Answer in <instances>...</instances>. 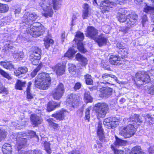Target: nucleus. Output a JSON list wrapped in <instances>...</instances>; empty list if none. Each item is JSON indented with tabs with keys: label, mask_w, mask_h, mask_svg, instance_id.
I'll list each match as a JSON object with an SVG mask.
<instances>
[{
	"label": "nucleus",
	"mask_w": 154,
	"mask_h": 154,
	"mask_svg": "<svg viewBox=\"0 0 154 154\" xmlns=\"http://www.w3.org/2000/svg\"><path fill=\"white\" fill-rule=\"evenodd\" d=\"M111 148L114 151V154H124V152L123 151L116 149L113 145H111Z\"/></svg>",
	"instance_id": "de8ad7c7"
},
{
	"label": "nucleus",
	"mask_w": 154,
	"mask_h": 154,
	"mask_svg": "<svg viewBox=\"0 0 154 154\" xmlns=\"http://www.w3.org/2000/svg\"><path fill=\"white\" fill-rule=\"evenodd\" d=\"M6 136L5 130L0 129V142L3 141L5 138Z\"/></svg>",
	"instance_id": "a19ab883"
},
{
	"label": "nucleus",
	"mask_w": 154,
	"mask_h": 154,
	"mask_svg": "<svg viewBox=\"0 0 154 154\" xmlns=\"http://www.w3.org/2000/svg\"><path fill=\"white\" fill-rule=\"evenodd\" d=\"M60 106L59 103H57L54 101H50L47 106V110L50 112L54 110L56 108L59 107Z\"/></svg>",
	"instance_id": "5701e85b"
},
{
	"label": "nucleus",
	"mask_w": 154,
	"mask_h": 154,
	"mask_svg": "<svg viewBox=\"0 0 154 154\" xmlns=\"http://www.w3.org/2000/svg\"><path fill=\"white\" fill-rule=\"evenodd\" d=\"M10 20L9 19V18H8V17H5L3 20V21L2 22H4L5 23H9L10 22Z\"/></svg>",
	"instance_id": "680f3d73"
},
{
	"label": "nucleus",
	"mask_w": 154,
	"mask_h": 154,
	"mask_svg": "<svg viewBox=\"0 0 154 154\" xmlns=\"http://www.w3.org/2000/svg\"><path fill=\"white\" fill-rule=\"evenodd\" d=\"M135 131L134 125L131 124H129L126 126L120 128L119 134L125 138H127L133 136Z\"/></svg>",
	"instance_id": "423d86ee"
},
{
	"label": "nucleus",
	"mask_w": 154,
	"mask_h": 154,
	"mask_svg": "<svg viewBox=\"0 0 154 154\" xmlns=\"http://www.w3.org/2000/svg\"><path fill=\"white\" fill-rule=\"evenodd\" d=\"M32 54H31V58L32 59L33 57H38V58H41V50L38 47H34L32 48Z\"/></svg>",
	"instance_id": "412c9836"
},
{
	"label": "nucleus",
	"mask_w": 154,
	"mask_h": 154,
	"mask_svg": "<svg viewBox=\"0 0 154 154\" xmlns=\"http://www.w3.org/2000/svg\"><path fill=\"white\" fill-rule=\"evenodd\" d=\"M38 16L35 12H26L22 18L23 23L27 26H31L29 33L34 37H36L42 35L45 32V28L39 22L34 23L38 17Z\"/></svg>",
	"instance_id": "f257e3e1"
},
{
	"label": "nucleus",
	"mask_w": 154,
	"mask_h": 154,
	"mask_svg": "<svg viewBox=\"0 0 154 154\" xmlns=\"http://www.w3.org/2000/svg\"><path fill=\"white\" fill-rule=\"evenodd\" d=\"M149 93L154 95V85L151 86L148 90Z\"/></svg>",
	"instance_id": "13d9d810"
},
{
	"label": "nucleus",
	"mask_w": 154,
	"mask_h": 154,
	"mask_svg": "<svg viewBox=\"0 0 154 154\" xmlns=\"http://www.w3.org/2000/svg\"><path fill=\"white\" fill-rule=\"evenodd\" d=\"M13 47V44L12 42L9 43L8 42L5 45V49L8 51L11 50Z\"/></svg>",
	"instance_id": "3c124183"
},
{
	"label": "nucleus",
	"mask_w": 154,
	"mask_h": 154,
	"mask_svg": "<svg viewBox=\"0 0 154 154\" xmlns=\"http://www.w3.org/2000/svg\"><path fill=\"white\" fill-rule=\"evenodd\" d=\"M11 51V52L13 54V55L15 54L16 53H17V49H16L15 48L13 47L12 49L11 50H10Z\"/></svg>",
	"instance_id": "0e129e2a"
},
{
	"label": "nucleus",
	"mask_w": 154,
	"mask_h": 154,
	"mask_svg": "<svg viewBox=\"0 0 154 154\" xmlns=\"http://www.w3.org/2000/svg\"><path fill=\"white\" fill-rule=\"evenodd\" d=\"M138 18L137 15L135 13L129 14L126 19V26L130 29L136 22Z\"/></svg>",
	"instance_id": "9d476101"
},
{
	"label": "nucleus",
	"mask_w": 154,
	"mask_h": 154,
	"mask_svg": "<svg viewBox=\"0 0 154 154\" xmlns=\"http://www.w3.org/2000/svg\"><path fill=\"white\" fill-rule=\"evenodd\" d=\"M75 59L78 61L82 63V65L83 66H85L87 64L88 60L87 58L83 57L79 53H78L76 55Z\"/></svg>",
	"instance_id": "bb28decb"
},
{
	"label": "nucleus",
	"mask_w": 154,
	"mask_h": 154,
	"mask_svg": "<svg viewBox=\"0 0 154 154\" xmlns=\"http://www.w3.org/2000/svg\"><path fill=\"white\" fill-rule=\"evenodd\" d=\"M111 122V117L105 119L103 122V123L104 125H107V123H110Z\"/></svg>",
	"instance_id": "bf43d9fd"
},
{
	"label": "nucleus",
	"mask_w": 154,
	"mask_h": 154,
	"mask_svg": "<svg viewBox=\"0 0 154 154\" xmlns=\"http://www.w3.org/2000/svg\"><path fill=\"white\" fill-rule=\"evenodd\" d=\"M120 56L116 55H111L110 56L109 60L110 63L112 65H119L122 64L120 58Z\"/></svg>",
	"instance_id": "6ab92c4d"
},
{
	"label": "nucleus",
	"mask_w": 154,
	"mask_h": 154,
	"mask_svg": "<svg viewBox=\"0 0 154 154\" xmlns=\"http://www.w3.org/2000/svg\"><path fill=\"white\" fill-rule=\"evenodd\" d=\"M149 154H154V148L153 147H150L148 149Z\"/></svg>",
	"instance_id": "e2e57ef3"
},
{
	"label": "nucleus",
	"mask_w": 154,
	"mask_h": 154,
	"mask_svg": "<svg viewBox=\"0 0 154 154\" xmlns=\"http://www.w3.org/2000/svg\"><path fill=\"white\" fill-rule=\"evenodd\" d=\"M116 81L117 80V78L115 75L106 73L103 74L102 76L101 82L104 84H110L112 80Z\"/></svg>",
	"instance_id": "f8f14e48"
},
{
	"label": "nucleus",
	"mask_w": 154,
	"mask_h": 154,
	"mask_svg": "<svg viewBox=\"0 0 154 154\" xmlns=\"http://www.w3.org/2000/svg\"><path fill=\"white\" fill-rule=\"evenodd\" d=\"M116 141L114 143V145L116 147H119L120 146H124L126 144V141L119 138L117 136H115Z\"/></svg>",
	"instance_id": "a878e982"
},
{
	"label": "nucleus",
	"mask_w": 154,
	"mask_h": 154,
	"mask_svg": "<svg viewBox=\"0 0 154 154\" xmlns=\"http://www.w3.org/2000/svg\"><path fill=\"white\" fill-rule=\"evenodd\" d=\"M152 11H154V7L146 6L144 9V12L146 13H149Z\"/></svg>",
	"instance_id": "8fccbe9b"
},
{
	"label": "nucleus",
	"mask_w": 154,
	"mask_h": 154,
	"mask_svg": "<svg viewBox=\"0 0 154 154\" xmlns=\"http://www.w3.org/2000/svg\"><path fill=\"white\" fill-rule=\"evenodd\" d=\"M65 66L60 63H58L53 67L52 69L58 75H62L65 72Z\"/></svg>",
	"instance_id": "dca6fc26"
},
{
	"label": "nucleus",
	"mask_w": 154,
	"mask_h": 154,
	"mask_svg": "<svg viewBox=\"0 0 154 154\" xmlns=\"http://www.w3.org/2000/svg\"><path fill=\"white\" fill-rule=\"evenodd\" d=\"M44 144L45 150L47 152L48 154H51V150L50 148V144L47 142H45Z\"/></svg>",
	"instance_id": "58836bf2"
},
{
	"label": "nucleus",
	"mask_w": 154,
	"mask_h": 154,
	"mask_svg": "<svg viewBox=\"0 0 154 154\" xmlns=\"http://www.w3.org/2000/svg\"><path fill=\"white\" fill-rule=\"evenodd\" d=\"M111 122H114V123L118 122L120 120V118L119 116L111 117Z\"/></svg>",
	"instance_id": "603ef678"
},
{
	"label": "nucleus",
	"mask_w": 154,
	"mask_h": 154,
	"mask_svg": "<svg viewBox=\"0 0 154 154\" xmlns=\"http://www.w3.org/2000/svg\"><path fill=\"white\" fill-rule=\"evenodd\" d=\"M79 100V96L77 95L71 94L69 95L67 99V104H69L70 106L74 107L73 104H75Z\"/></svg>",
	"instance_id": "2eb2a0df"
},
{
	"label": "nucleus",
	"mask_w": 154,
	"mask_h": 154,
	"mask_svg": "<svg viewBox=\"0 0 154 154\" xmlns=\"http://www.w3.org/2000/svg\"><path fill=\"white\" fill-rule=\"evenodd\" d=\"M129 29L130 28L127 27V26H126V27L121 28L119 31L124 33H126L128 32Z\"/></svg>",
	"instance_id": "5fc2aeb1"
},
{
	"label": "nucleus",
	"mask_w": 154,
	"mask_h": 154,
	"mask_svg": "<svg viewBox=\"0 0 154 154\" xmlns=\"http://www.w3.org/2000/svg\"><path fill=\"white\" fill-rule=\"evenodd\" d=\"M118 125V123H116L114 122H110L107 124V125H104L106 128L109 129L113 128L117 126Z\"/></svg>",
	"instance_id": "a18cd8bd"
},
{
	"label": "nucleus",
	"mask_w": 154,
	"mask_h": 154,
	"mask_svg": "<svg viewBox=\"0 0 154 154\" xmlns=\"http://www.w3.org/2000/svg\"><path fill=\"white\" fill-rule=\"evenodd\" d=\"M98 135H99V136L100 140L101 141H103V140L104 138V136L103 134V133H102V134H98Z\"/></svg>",
	"instance_id": "774afa93"
},
{
	"label": "nucleus",
	"mask_w": 154,
	"mask_h": 154,
	"mask_svg": "<svg viewBox=\"0 0 154 154\" xmlns=\"http://www.w3.org/2000/svg\"><path fill=\"white\" fill-rule=\"evenodd\" d=\"M131 154H144L140 146H137L133 147L131 149Z\"/></svg>",
	"instance_id": "c756f323"
},
{
	"label": "nucleus",
	"mask_w": 154,
	"mask_h": 154,
	"mask_svg": "<svg viewBox=\"0 0 154 154\" xmlns=\"http://www.w3.org/2000/svg\"><path fill=\"white\" fill-rule=\"evenodd\" d=\"M89 5L86 3H84L83 5V10L82 11V17L83 19H85L88 17L89 15Z\"/></svg>",
	"instance_id": "4be33fe9"
},
{
	"label": "nucleus",
	"mask_w": 154,
	"mask_h": 154,
	"mask_svg": "<svg viewBox=\"0 0 154 154\" xmlns=\"http://www.w3.org/2000/svg\"><path fill=\"white\" fill-rule=\"evenodd\" d=\"M64 113L63 111L57 112L56 113L53 114L52 116L57 119L60 120H63L64 117Z\"/></svg>",
	"instance_id": "c85d7f7f"
},
{
	"label": "nucleus",
	"mask_w": 154,
	"mask_h": 154,
	"mask_svg": "<svg viewBox=\"0 0 154 154\" xmlns=\"http://www.w3.org/2000/svg\"><path fill=\"white\" fill-rule=\"evenodd\" d=\"M64 91L63 84L61 83H60L52 91V95L53 97L55 99L59 100L63 95Z\"/></svg>",
	"instance_id": "1a4fd4ad"
},
{
	"label": "nucleus",
	"mask_w": 154,
	"mask_h": 154,
	"mask_svg": "<svg viewBox=\"0 0 154 154\" xmlns=\"http://www.w3.org/2000/svg\"><path fill=\"white\" fill-rule=\"evenodd\" d=\"M37 71L35 69L34 71L31 73V76L32 77H34L36 75Z\"/></svg>",
	"instance_id": "69168bd1"
},
{
	"label": "nucleus",
	"mask_w": 154,
	"mask_h": 154,
	"mask_svg": "<svg viewBox=\"0 0 154 154\" xmlns=\"http://www.w3.org/2000/svg\"><path fill=\"white\" fill-rule=\"evenodd\" d=\"M90 93L88 91H85L84 94V99L86 103L91 102L93 98L90 95Z\"/></svg>",
	"instance_id": "72a5a7b5"
},
{
	"label": "nucleus",
	"mask_w": 154,
	"mask_h": 154,
	"mask_svg": "<svg viewBox=\"0 0 154 154\" xmlns=\"http://www.w3.org/2000/svg\"><path fill=\"white\" fill-rule=\"evenodd\" d=\"M94 109L97 116L100 118L104 117L109 109L108 105L104 103L96 104Z\"/></svg>",
	"instance_id": "0eeeda50"
},
{
	"label": "nucleus",
	"mask_w": 154,
	"mask_h": 154,
	"mask_svg": "<svg viewBox=\"0 0 154 154\" xmlns=\"http://www.w3.org/2000/svg\"><path fill=\"white\" fill-rule=\"evenodd\" d=\"M39 1V6L45 11L43 14V15L46 17H51L53 13L52 9V5L51 2L49 0H40Z\"/></svg>",
	"instance_id": "39448f33"
},
{
	"label": "nucleus",
	"mask_w": 154,
	"mask_h": 154,
	"mask_svg": "<svg viewBox=\"0 0 154 154\" xmlns=\"http://www.w3.org/2000/svg\"><path fill=\"white\" fill-rule=\"evenodd\" d=\"M112 89L109 87L101 88L100 90L99 96L102 98H107L112 95Z\"/></svg>",
	"instance_id": "ddd939ff"
},
{
	"label": "nucleus",
	"mask_w": 154,
	"mask_h": 154,
	"mask_svg": "<svg viewBox=\"0 0 154 154\" xmlns=\"http://www.w3.org/2000/svg\"><path fill=\"white\" fill-rule=\"evenodd\" d=\"M119 54H120L121 57L123 59L127 57L128 54V49L125 48L122 50H121L118 52Z\"/></svg>",
	"instance_id": "4c0bfd02"
},
{
	"label": "nucleus",
	"mask_w": 154,
	"mask_h": 154,
	"mask_svg": "<svg viewBox=\"0 0 154 154\" xmlns=\"http://www.w3.org/2000/svg\"><path fill=\"white\" fill-rule=\"evenodd\" d=\"M142 23L143 26H144V24L146 21L147 20V18L146 16V15H143L142 17Z\"/></svg>",
	"instance_id": "6e6d98bb"
},
{
	"label": "nucleus",
	"mask_w": 154,
	"mask_h": 154,
	"mask_svg": "<svg viewBox=\"0 0 154 154\" xmlns=\"http://www.w3.org/2000/svg\"><path fill=\"white\" fill-rule=\"evenodd\" d=\"M90 107H88L86 109L85 112V119L86 120H87L88 122H89L90 118Z\"/></svg>",
	"instance_id": "09e8293b"
},
{
	"label": "nucleus",
	"mask_w": 154,
	"mask_h": 154,
	"mask_svg": "<svg viewBox=\"0 0 154 154\" xmlns=\"http://www.w3.org/2000/svg\"><path fill=\"white\" fill-rule=\"evenodd\" d=\"M68 65L69 66V71L70 73H72L73 72H75L76 68L75 65L71 63H69Z\"/></svg>",
	"instance_id": "37998d69"
},
{
	"label": "nucleus",
	"mask_w": 154,
	"mask_h": 154,
	"mask_svg": "<svg viewBox=\"0 0 154 154\" xmlns=\"http://www.w3.org/2000/svg\"><path fill=\"white\" fill-rule=\"evenodd\" d=\"M26 83L25 81H22L21 80H18L15 84V88L17 89L22 90V88L25 87Z\"/></svg>",
	"instance_id": "7c9ffc66"
},
{
	"label": "nucleus",
	"mask_w": 154,
	"mask_h": 154,
	"mask_svg": "<svg viewBox=\"0 0 154 154\" xmlns=\"http://www.w3.org/2000/svg\"><path fill=\"white\" fill-rule=\"evenodd\" d=\"M20 154H42L41 151L38 150L34 151L30 150L26 152H23V150L18 151Z\"/></svg>",
	"instance_id": "473e14b6"
},
{
	"label": "nucleus",
	"mask_w": 154,
	"mask_h": 154,
	"mask_svg": "<svg viewBox=\"0 0 154 154\" xmlns=\"http://www.w3.org/2000/svg\"><path fill=\"white\" fill-rule=\"evenodd\" d=\"M81 84L80 83L77 82L75 84L74 87V89L76 91L78 89H79L81 87Z\"/></svg>",
	"instance_id": "4d7b16f0"
},
{
	"label": "nucleus",
	"mask_w": 154,
	"mask_h": 154,
	"mask_svg": "<svg viewBox=\"0 0 154 154\" xmlns=\"http://www.w3.org/2000/svg\"><path fill=\"white\" fill-rule=\"evenodd\" d=\"M85 79L86 84L88 85H92L93 81L91 79V76L88 74H87L85 76Z\"/></svg>",
	"instance_id": "c9c22d12"
},
{
	"label": "nucleus",
	"mask_w": 154,
	"mask_h": 154,
	"mask_svg": "<svg viewBox=\"0 0 154 154\" xmlns=\"http://www.w3.org/2000/svg\"><path fill=\"white\" fill-rule=\"evenodd\" d=\"M84 36L83 33L79 31L76 32L74 40L77 42V48L81 52L85 53L87 50L83 46L82 41L84 39Z\"/></svg>",
	"instance_id": "6e6552de"
},
{
	"label": "nucleus",
	"mask_w": 154,
	"mask_h": 154,
	"mask_svg": "<svg viewBox=\"0 0 154 154\" xmlns=\"http://www.w3.org/2000/svg\"><path fill=\"white\" fill-rule=\"evenodd\" d=\"M51 79L49 74L45 73L39 74L35 81V87L43 90L48 89L51 84Z\"/></svg>",
	"instance_id": "f03ea898"
},
{
	"label": "nucleus",
	"mask_w": 154,
	"mask_h": 154,
	"mask_svg": "<svg viewBox=\"0 0 154 154\" xmlns=\"http://www.w3.org/2000/svg\"><path fill=\"white\" fill-rule=\"evenodd\" d=\"M28 71V69L26 67H22L19 68L17 70L14 72V73L16 76H18L19 78V76L21 74L26 73Z\"/></svg>",
	"instance_id": "393cba45"
},
{
	"label": "nucleus",
	"mask_w": 154,
	"mask_h": 154,
	"mask_svg": "<svg viewBox=\"0 0 154 154\" xmlns=\"http://www.w3.org/2000/svg\"><path fill=\"white\" fill-rule=\"evenodd\" d=\"M0 65L7 69L12 70L14 69V66L11 61H2L0 62Z\"/></svg>",
	"instance_id": "b1692460"
},
{
	"label": "nucleus",
	"mask_w": 154,
	"mask_h": 154,
	"mask_svg": "<svg viewBox=\"0 0 154 154\" xmlns=\"http://www.w3.org/2000/svg\"><path fill=\"white\" fill-rule=\"evenodd\" d=\"M2 150L4 154H11L12 151L11 145L7 143H5L2 146Z\"/></svg>",
	"instance_id": "aec40b11"
},
{
	"label": "nucleus",
	"mask_w": 154,
	"mask_h": 154,
	"mask_svg": "<svg viewBox=\"0 0 154 154\" xmlns=\"http://www.w3.org/2000/svg\"><path fill=\"white\" fill-rule=\"evenodd\" d=\"M116 5L115 3L112 1L110 2L109 0L102 1L100 4V8L103 12H108L110 8Z\"/></svg>",
	"instance_id": "9b49d317"
},
{
	"label": "nucleus",
	"mask_w": 154,
	"mask_h": 154,
	"mask_svg": "<svg viewBox=\"0 0 154 154\" xmlns=\"http://www.w3.org/2000/svg\"><path fill=\"white\" fill-rule=\"evenodd\" d=\"M117 18L118 21L122 23H123L125 21L126 19L127 18L125 14H124L123 12L121 13L120 12L118 13Z\"/></svg>",
	"instance_id": "2f4dec72"
},
{
	"label": "nucleus",
	"mask_w": 154,
	"mask_h": 154,
	"mask_svg": "<svg viewBox=\"0 0 154 154\" xmlns=\"http://www.w3.org/2000/svg\"><path fill=\"white\" fill-rule=\"evenodd\" d=\"M36 136L38 138V136L36 135L35 133L32 131H29L26 133H22L20 132L17 134L16 138V145L18 151L19 150L25 147L26 145V138L25 137H27L28 138H32L34 136Z\"/></svg>",
	"instance_id": "7ed1b4c3"
},
{
	"label": "nucleus",
	"mask_w": 154,
	"mask_h": 154,
	"mask_svg": "<svg viewBox=\"0 0 154 154\" xmlns=\"http://www.w3.org/2000/svg\"><path fill=\"white\" fill-rule=\"evenodd\" d=\"M98 33V31L94 27L88 26L87 27L85 35L87 37L90 38L93 40L97 37Z\"/></svg>",
	"instance_id": "4468645a"
},
{
	"label": "nucleus",
	"mask_w": 154,
	"mask_h": 154,
	"mask_svg": "<svg viewBox=\"0 0 154 154\" xmlns=\"http://www.w3.org/2000/svg\"><path fill=\"white\" fill-rule=\"evenodd\" d=\"M0 74L3 77L7 79L8 80H11L12 78L7 73L1 69H0Z\"/></svg>",
	"instance_id": "ea45409f"
},
{
	"label": "nucleus",
	"mask_w": 154,
	"mask_h": 154,
	"mask_svg": "<svg viewBox=\"0 0 154 154\" xmlns=\"http://www.w3.org/2000/svg\"><path fill=\"white\" fill-rule=\"evenodd\" d=\"M53 3L51 2V0L49 1L51 2V5H52V8H53L54 9L57 10L60 8L61 5V2L62 0H52ZM53 10V9H52Z\"/></svg>",
	"instance_id": "cd10ccee"
},
{
	"label": "nucleus",
	"mask_w": 154,
	"mask_h": 154,
	"mask_svg": "<svg viewBox=\"0 0 154 154\" xmlns=\"http://www.w3.org/2000/svg\"><path fill=\"white\" fill-rule=\"evenodd\" d=\"M116 46L117 47L119 48L120 50L125 48V47L123 46L122 44L120 43H118L117 44Z\"/></svg>",
	"instance_id": "052dcab7"
},
{
	"label": "nucleus",
	"mask_w": 154,
	"mask_h": 154,
	"mask_svg": "<svg viewBox=\"0 0 154 154\" xmlns=\"http://www.w3.org/2000/svg\"><path fill=\"white\" fill-rule=\"evenodd\" d=\"M103 133V131L102 128H97V134H100Z\"/></svg>",
	"instance_id": "338daca9"
},
{
	"label": "nucleus",
	"mask_w": 154,
	"mask_h": 154,
	"mask_svg": "<svg viewBox=\"0 0 154 154\" xmlns=\"http://www.w3.org/2000/svg\"><path fill=\"white\" fill-rule=\"evenodd\" d=\"M14 58L16 59H18L20 58L23 57H24V54L23 51H20V52L16 53L15 54L13 55Z\"/></svg>",
	"instance_id": "79ce46f5"
},
{
	"label": "nucleus",
	"mask_w": 154,
	"mask_h": 154,
	"mask_svg": "<svg viewBox=\"0 0 154 154\" xmlns=\"http://www.w3.org/2000/svg\"><path fill=\"white\" fill-rule=\"evenodd\" d=\"M30 119L32 124L35 127L41 124L42 122V119L35 115H32L31 116Z\"/></svg>",
	"instance_id": "a211bd4d"
},
{
	"label": "nucleus",
	"mask_w": 154,
	"mask_h": 154,
	"mask_svg": "<svg viewBox=\"0 0 154 154\" xmlns=\"http://www.w3.org/2000/svg\"><path fill=\"white\" fill-rule=\"evenodd\" d=\"M76 52L73 48H70L67 52L65 54L64 56L68 57H72Z\"/></svg>",
	"instance_id": "f704fd0d"
},
{
	"label": "nucleus",
	"mask_w": 154,
	"mask_h": 154,
	"mask_svg": "<svg viewBox=\"0 0 154 154\" xmlns=\"http://www.w3.org/2000/svg\"><path fill=\"white\" fill-rule=\"evenodd\" d=\"M98 44L100 47L106 45L107 42V39L105 37L104 34H101L96 37L94 40Z\"/></svg>",
	"instance_id": "f3484780"
},
{
	"label": "nucleus",
	"mask_w": 154,
	"mask_h": 154,
	"mask_svg": "<svg viewBox=\"0 0 154 154\" xmlns=\"http://www.w3.org/2000/svg\"><path fill=\"white\" fill-rule=\"evenodd\" d=\"M8 9L9 7L7 5L0 3V13L7 12Z\"/></svg>",
	"instance_id": "e433bc0d"
},
{
	"label": "nucleus",
	"mask_w": 154,
	"mask_h": 154,
	"mask_svg": "<svg viewBox=\"0 0 154 154\" xmlns=\"http://www.w3.org/2000/svg\"><path fill=\"white\" fill-rule=\"evenodd\" d=\"M41 58H38V57H33L32 59L31 58V56H30V60L32 62V64L36 65L38 64L39 60Z\"/></svg>",
	"instance_id": "c03bdc74"
},
{
	"label": "nucleus",
	"mask_w": 154,
	"mask_h": 154,
	"mask_svg": "<svg viewBox=\"0 0 154 154\" xmlns=\"http://www.w3.org/2000/svg\"><path fill=\"white\" fill-rule=\"evenodd\" d=\"M47 121L50 125L54 127V128L58 127V124L55 123L54 122V120L53 119L51 118L48 119L47 120Z\"/></svg>",
	"instance_id": "49530a36"
},
{
	"label": "nucleus",
	"mask_w": 154,
	"mask_h": 154,
	"mask_svg": "<svg viewBox=\"0 0 154 154\" xmlns=\"http://www.w3.org/2000/svg\"><path fill=\"white\" fill-rule=\"evenodd\" d=\"M134 80L136 84L139 86L149 83L150 81V79L146 72L140 71L135 74Z\"/></svg>",
	"instance_id": "20e7f679"
},
{
	"label": "nucleus",
	"mask_w": 154,
	"mask_h": 154,
	"mask_svg": "<svg viewBox=\"0 0 154 154\" xmlns=\"http://www.w3.org/2000/svg\"><path fill=\"white\" fill-rule=\"evenodd\" d=\"M27 98L29 100L33 98V96L30 92V90H26Z\"/></svg>",
	"instance_id": "864d4df0"
}]
</instances>
